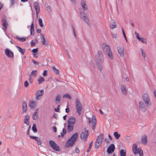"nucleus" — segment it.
<instances>
[{"instance_id": "f03ea898", "label": "nucleus", "mask_w": 156, "mask_h": 156, "mask_svg": "<svg viewBox=\"0 0 156 156\" xmlns=\"http://www.w3.org/2000/svg\"><path fill=\"white\" fill-rule=\"evenodd\" d=\"M88 123L89 126H91V128L94 130L96 127L97 120L96 117L94 115H92V117L88 118Z\"/></svg>"}, {"instance_id": "338daca9", "label": "nucleus", "mask_w": 156, "mask_h": 156, "mask_svg": "<svg viewBox=\"0 0 156 156\" xmlns=\"http://www.w3.org/2000/svg\"><path fill=\"white\" fill-rule=\"evenodd\" d=\"M37 33L39 34L41 32V30L40 29H37Z\"/></svg>"}, {"instance_id": "393cba45", "label": "nucleus", "mask_w": 156, "mask_h": 156, "mask_svg": "<svg viewBox=\"0 0 156 156\" xmlns=\"http://www.w3.org/2000/svg\"><path fill=\"white\" fill-rule=\"evenodd\" d=\"M121 89L123 94H127L126 89L124 85H121Z\"/></svg>"}, {"instance_id": "a18cd8bd", "label": "nucleus", "mask_w": 156, "mask_h": 156, "mask_svg": "<svg viewBox=\"0 0 156 156\" xmlns=\"http://www.w3.org/2000/svg\"><path fill=\"white\" fill-rule=\"evenodd\" d=\"M112 137H108V138H106L105 140V141L106 142H107V144H108L109 142V140H112Z\"/></svg>"}, {"instance_id": "58836bf2", "label": "nucleus", "mask_w": 156, "mask_h": 156, "mask_svg": "<svg viewBox=\"0 0 156 156\" xmlns=\"http://www.w3.org/2000/svg\"><path fill=\"white\" fill-rule=\"evenodd\" d=\"M139 41H140L143 43H146V40L143 37H140L139 40H138Z\"/></svg>"}, {"instance_id": "bf43d9fd", "label": "nucleus", "mask_w": 156, "mask_h": 156, "mask_svg": "<svg viewBox=\"0 0 156 156\" xmlns=\"http://www.w3.org/2000/svg\"><path fill=\"white\" fill-rule=\"evenodd\" d=\"M97 136L98 137L99 136H103V135L101 133L99 132H98L97 133Z\"/></svg>"}, {"instance_id": "6e6d98bb", "label": "nucleus", "mask_w": 156, "mask_h": 156, "mask_svg": "<svg viewBox=\"0 0 156 156\" xmlns=\"http://www.w3.org/2000/svg\"><path fill=\"white\" fill-rule=\"evenodd\" d=\"M72 30H73V34L74 36L75 37H76V33L75 29L73 27L72 28Z\"/></svg>"}, {"instance_id": "ddd939ff", "label": "nucleus", "mask_w": 156, "mask_h": 156, "mask_svg": "<svg viewBox=\"0 0 156 156\" xmlns=\"http://www.w3.org/2000/svg\"><path fill=\"white\" fill-rule=\"evenodd\" d=\"M5 54L7 57L10 58H12L13 57V53L10 49L6 48L5 50Z\"/></svg>"}, {"instance_id": "4468645a", "label": "nucleus", "mask_w": 156, "mask_h": 156, "mask_svg": "<svg viewBox=\"0 0 156 156\" xmlns=\"http://www.w3.org/2000/svg\"><path fill=\"white\" fill-rule=\"evenodd\" d=\"M115 149V147L114 144H111L107 148V152L108 154L111 153L113 152Z\"/></svg>"}, {"instance_id": "f3484780", "label": "nucleus", "mask_w": 156, "mask_h": 156, "mask_svg": "<svg viewBox=\"0 0 156 156\" xmlns=\"http://www.w3.org/2000/svg\"><path fill=\"white\" fill-rule=\"evenodd\" d=\"M37 105V102L36 101L32 100L30 101L29 106L31 108H34Z\"/></svg>"}, {"instance_id": "3c124183", "label": "nucleus", "mask_w": 156, "mask_h": 156, "mask_svg": "<svg viewBox=\"0 0 156 156\" xmlns=\"http://www.w3.org/2000/svg\"><path fill=\"white\" fill-rule=\"evenodd\" d=\"M116 25L114 24H112L110 26V27L112 29H113L115 28H116Z\"/></svg>"}, {"instance_id": "a211bd4d", "label": "nucleus", "mask_w": 156, "mask_h": 156, "mask_svg": "<svg viewBox=\"0 0 156 156\" xmlns=\"http://www.w3.org/2000/svg\"><path fill=\"white\" fill-rule=\"evenodd\" d=\"M88 136V131L85 129H83L80 134V136Z\"/></svg>"}, {"instance_id": "423d86ee", "label": "nucleus", "mask_w": 156, "mask_h": 156, "mask_svg": "<svg viewBox=\"0 0 156 156\" xmlns=\"http://www.w3.org/2000/svg\"><path fill=\"white\" fill-rule=\"evenodd\" d=\"M77 139V137H71L66 143L65 147L69 148L72 147Z\"/></svg>"}, {"instance_id": "4be33fe9", "label": "nucleus", "mask_w": 156, "mask_h": 156, "mask_svg": "<svg viewBox=\"0 0 156 156\" xmlns=\"http://www.w3.org/2000/svg\"><path fill=\"white\" fill-rule=\"evenodd\" d=\"M75 122V118L74 117L70 118L68 120V123L69 125H72L74 124Z\"/></svg>"}, {"instance_id": "ea45409f", "label": "nucleus", "mask_w": 156, "mask_h": 156, "mask_svg": "<svg viewBox=\"0 0 156 156\" xmlns=\"http://www.w3.org/2000/svg\"><path fill=\"white\" fill-rule=\"evenodd\" d=\"M32 129L34 132H36L37 131V129L35 124H34L32 126Z\"/></svg>"}, {"instance_id": "f257e3e1", "label": "nucleus", "mask_w": 156, "mask_h": 156, "mask_svg": "<svg viewBox=\"0 0 156 156\" xmlns=\"http://www.w3.org/2000/svg\"><path fill=\"white\" fill-rule=\"evenodd\" d=\"M96 62L98 69L101 72L102 71L101 66L104 64V59L101 52L100 51H99L98 52L96 56Z\"/></svg>"}, {"instance_id": "680f3d73", "label": "nucleus", "mask_w": 156, "mask_h": 156, "mask_svg": "<svg viewBox=\"0 0 156 156\" xmlns=\"http://www.w3.org/2000/svg\"><path fill=\"white\" fill-rule=\"evenodd\" d=\"M30 44L31 46H34L35 44V43L33 42V40L30 42Z\"/></svg>"}, {"instance_id": "5701e85b", "label": "nucleus", "mask_w": 156, "mask_h": 156, "mask_svg": "<svg viewBox=\"0 0 156 156\" xmlns=\"http://www.w3.org/2000/svg\"><path fill=\"white\" fill-rule=\"evenodd\" d=\"M34 4L36 11H40V8L38 3L37 2H36L34 3Z\"/></svg>"}, {"instance_id": "412c9836", "label": "nucleus", "mask_w": 156, "mask_h": 156, "mask_svg": "<svg viewBox=\"0 0 156 156\" xmlns=\"http://www.w3.org/2000/svg\"><path fill=\"white\" fill-rule=\"evenodd\" d=\"M30 35L33 36L34 34V25L33 22L31 25L30 29Z\"/></svg>"}, {"instance_id": "b1692460", "label": "nucleus", "mask_w": 156, "mask_h": 156, "mask_svg": "<svg viewBox=\"0 0 156 156\" xmlns=\"http://www.w3.org/2000/svg\"><path fill=\"white\" fill-rule=\"evenodd\" d=\"M41 41L42 44L44 45H47L48 44V43L46 41L45 39L44 36L42 35V34H41Z\"/></svg>"}, {"instance_id": "052dcab7", "label": "nucleus", "mask_w": 156, "mask_h": 156, "mask_svg": "<svg viewBox=\"0 0 156 156\" xmlns=\"http://www.w3.org/2000/svg\"><path fill=\"white\" fill-rule=\"evenodd\" d=\"M53 130L54 132H56V127L55 126H53Z\"/></svg>"}, {"instance_id": "6ab92c4d", "label": "nucleus", "mask_w": 156, "mask_h": 156, "mask_svg": "<svg viewBox=\"0 0 156 156\" xmlns=\"http://www.w3.org/2000/svg\"><path fill=\"white\" fill-rule=\"evenodd\" d=\"M22 108L23 112H25L27 110V106L25 101H23L22 105Z\"/></svg>"}, {"instance_id": "c85d7f7f", "label": "nucleus", "mask_w": 156, "mask_h": 156, "mask_svg": "<svg viewBox=\"0 0 156 156\" xmlns=\"http://www.w3.org/2000/svg\"><path fill=\"white\" fill-rule=\"evenodd\" d=\"M38 110V109H36V111L35 112L34 114L32 116V118L34 120H35L37 119L38 117V112H37V111Z\"/></svg>"}, {"instance_id": "1a4fd4ad", "label": "nucleus", "mask_w": 156, "mask_h": 156, "mask_svg": "<svg viewBox=\"0 0 156 156\" xmlns=\"http://www.w3.org/2000/svg\"><path fill=\"white\" fill-rule=\"evenodd\" d=\"M80 14L84 21L89 26H90V21L85 13L83 11L80 12Z\"/></svg>"}, {"instance_id": "0e129e2a", "label": "nucleus", "mask_w": 156, "mask_h": 156, "mask_svg": "<svg viewBox=\"0 0 156 156\" xmlns=\"http://www.w3.org/2000/svg\"><path fill=\"white\" fill-rule=\"evenodd\" d=\"M47 10L48 12H50L51 11L50 7L48 6H47Z\"/></svg>"}, {"instance_id": "864d4df0", "label": "nucleus", "mask_w": 156, "mask_h": 156, "mask_svg": "<svg viewBox=\"0 0 156 156\" xmlns=\"http://www.w3.org/2000/svg\"><path fill=\"white\" fill-rule=\"evenodd\" d=\"M111 34H112V37L113 38L116 39V37H117L116 34H114L113 33H112Z\"/></svg>"}, {"instance_id": "4d7b16f0", "label": "nucleus", "mask_w": 156, "mask_h": 156, "mask_svg": "<svg viewBox=\"0 0 156 156\" xmlns=\"http://www.w3.org/2000/svg\"><path fill=\"white\" fill-rule=\"evenodd\" d=\"M47 71L46 70H45L44 71L43 73V76H46L47 75Z\"/></svg>"}, {"instance_id": "774afa93", "label": "nucleus", "mask_w": 156, "mask_h": 156, "mask_svg": "<svg viewBox=\"0 0 156 156\" xmlns=\"http://www.w3.org/2000/svg\"><path fill=\"white\" fill-rule=\"evenodd\" d=\"M125 80L126 82H128L129 81V80L128 77H126V78Z\"/></svg>"}, {"instance_id": "5fc2aeb1", "label": "nucleus", "mask_w": 156, "mask_h": 156, "mask_svg": "<svg viewBox=\"0 0 156 156\" xmlns=\"http://www.w3.org/2000/svg\"><path fill=\"white\" fill-rule=\"evenodd\" d=\"M59 107H60L59 105H58L57 108V109H56V108L54 109L55 111L56 112H59Z\"/></svg>"}, {"instance_id": "bb28decb", "label": "nucleus", "mask_w": 156, "mask_h": 156, "mask_svg": "<svg viewBox=\"0 0 156 156\" xmlns=\"http://www.w3.org/2000/svg\"><path fill=\"white\" fill-rule=\"evenodd\" d=\"M32 139H34L35 140H36L38 144L39 145H40L41 144V140L39 137H30Z\"/></svg>"}, {"instance_id": "c03bdc74", "label": "nucleus", "mask_w": 156, "mask_h": 156, "mask_svg": "<svg viewBox=\"0 0 156 156\" xmlns=\"http://www.w3.org/2000/svg\"><path fill=\"white\" fill-rule=\"evenodd\" d=\"M141 51L142 55V56L144 58H145L146 57V55L145 53L143 51V50L142 49H141Z\"/></svg>"}, {"instance_id": "09e8293b", "label": "nucleus", "mask_w": 156, "mask_h": 156, "mask_svg": "<svg viewBox=\"0 0 156 156\" xmlns=\"http://www.w3.org/2000/svg\"><path fill=\"white\" fill-rule=\"evenodd\" d=\"M38 51V50L37 48L33 49L32 50V52L33 53H37Z\"/></svg>"}, {"instance_id": "473e14b6", "label": "nucleus", "mask_w": 156, "mask_h": 156, "mask_svg": "<svg viewBox=\"0 0 156 156\" xmlns=\"http://www.w3.org/2000/svg\"><path fill=\"white\" fill-rule=\"evenodd\" d=\"M70 125H68L67 126V130L69 132L72 131L73 129V126H70Z\"/></svg>"}, {"instance_id": "9d476101", "label": "nucleus", "mask_w": 156, "mask_h": 156, "mask_svg": "<svg viewBox=\"0 0 156 156\" xmlns=\"http://www.w3.org/2000/svg\"><path fill=\"white\" fill-rule=\"evenodd\" d=\"M44 90H38L36 94L35 99L36 100H39L41 98V96L44 94Z\"/></svg>"}, {"instance_id": "13d9d810", "label": "nucleus", "mask_w": 156, "mask_h": 156, "mask_svg": "<svg viewBox=\"0 0 156 156\" xmlns=\"http://www.w3.org/2000/svg\"><path fill=\"white\" fill-rule=\"evenodd\" d=\"M24 86L26 87H27L28 86V83L27 81H25L24 83Z\"/></svg>"}, {"instance_id": "79ce46f5", "label": "nucleus", "mask_w": 156, "mask_h": 156, "mask_svg": "<svg viewBox=\"0 0 156 156\" xmlns=\"http://www.w3.org/2000/svg\"><path fill=\"white\" fill-rule=\"evenodd\" d=\"M92 142H91L89 144L88 148V149L87 150V151L88 152H89L91 148V147L92 146Z\"/></svg>"}, {"instance_id": "8fccbe9b", "label": "nucleus", "mask_w": 156, "mask_h": 156, "mask_svg": "<svg viewBox=\"0 0 156 156\" xmlns=\"http://www.w3.org/2000/svg\"><path fill=\"white\" fill-rule=\"evenodd\" d=\"M31 60L33 62L35 65H37V64H39V63L38 62H37V61H35V60H34V59H31Z\"/></svg>"}, {"instance_id": "72a5a7b5", "label": "nucleus", "mask_w": 156, "mask_h": 156, "mask_svg": "<svg viewBox=\"0 0 156 156\" xmlns=\"http://www.w3.org/2000/svg\"><path fill=\"white\" fill-rule=\"evenodd\" d=\"M39 78L38 80V82L39 84H40L42 82L44 81V78L41 76H39Z\"/></svg>"}, {"instance_id": "e433bc0d", "label": "nucleus", "mask_w": 156, "mask_h": 156, "mask_svg": "<svg viewBox=\"0 0 156 156\" xmlns=\"http://www.w3.org/2000/svg\"><path fill=\"white\" fill-rule=\"evenodd\" d=\"M38 22L39 24L41 27H43L44 25L42 23V20L41 18H39L38 19Z\"/></svg>"}, {"instance_id": "6e6552de", "label": "nucleus", "mask_w": 156, "mask_h": 156, "mask_svg": "<svg viewBox=\"0 0 156 156\" xmlns=\"http://www.w3.org/2000/svg\"><path fill=\"white\" fill-rule=\"evenodd\" d=\"M50 146L54 150L59 151L60 148L59 146L57 145L54 141L52 140H50L49 141Z\"/></svg>"}, {"instance_id": "c9c22d12", "label": "nucleus", "mask_w": 156, "mask_h": 156, "mask_svg": "<svg viewBox=\"0 0 156 156\" xmlns=\"http://www.w3.org/2000/svg\"><path fill=\"white\" fill-rule=\"evenodd\" d=\"M55 100L56 101H58V102H60L61 100V96L60 94H58L56 96Z\"/></svg>"}, {"instance_id": "37998d69", "label": "nucleus", "mask_w": 156, "mask_h": 156, "mask_svg": "<svg viewBox=\"0 0 156 156\" xmlns=\"http://www.w3.org/2000/svg\"><path fill=\"white\" fill-rule=\"evenodd\" d=\"M66 133V130L65 128H64L62 130V133H61L62 136H63L64 135V134H65Z\"/></svg>"}, {"instance_id": "603ef678", "label": "nucleus", "mask_w": 156, "mask_h": 156, "mask_svg": "<svg viewBox=\"0 0 156 156\" xmlns=\"http://www.w3.org/2000/svg\"><path fill=\"white\" fill-rule=\"evenodd\" d=\"M135 34L136 35V38L138 40H139L140 37H139L138 34L136 31H135Z\"/></svg>"}, {"instance_id": "7c9ffc66", "label": "nucleus", "mask_w": 156, "mask_h": 156, "mask_svg": "<svg viewBox=\"0 0 156 156\" xmlns=\"http://www.w3.org/2000/svg\"><path fill=\"white\" fill-rule=\"evenodd\" d=\"M141 141V143L143 144L146 145L147 142V137H142Z\"/></svg>"}, {"instance_id": "20e7f679", "label": "nucleus", "mask_w": 156, "mask_h": 156, "mask_svg": "<svg viewBox=\"0 0 156 156\" xmlns=\"http://www.w3.org/2000/svg\"><path fill=\"white\" fill-rule=\"evenodd\" d=\"M138 144H134L132 146V150L134 154H139L140 156H143V153L142 150L140 147L137 148Z\"/></svg>"}, {"instance_id": "39448f33", "label": "nucleus", "mask_w": 156, "mask_h": 156, "mask_svg": "<svg viewBox=\"0 0 156 156\" xmlns=\"http://www.w3.org/2000/svg\"><path fill=\"white\" fill-rule=\"evenodd\" d=\"M103 48L104 50L106 51L109 58L111 60H113V55L109 46L107 44H105L103 46Z\"/></svg>"}, {"instance_id": "e2e57ef3", "label": "nucleus", "mask_w": 156, "mask_h": 156, "mask_svg": "<svg viewBox=\"0 0 156 156\" xmlns=\"http://www.w3.org/2000/svg\"><path fill=\"white\" fill-rule=\"evenodd\" d=\"M78 133H76L73 135L71 136H78Z\"/></svg>"}, {"instance_id": "a878e982", "label": "nucleus", "mask_w": 156, "mask_h": 156, "mask_svg": "<svg viewBox=\"0 0 156 156\" xmlns=\"http://www.w3.org/2000/svg\"><path fill=\"white\" fill-rule=\"evenodd\" d=\"M15 38L17 39L19 41H20L23 42L25 41L26 40V39L27 38V37H20L19 36H17L16 37H15Z\"/></svg>"}, {"instance_id": "de8ad7c7", "label": "nucleus", "mask_w": 156, "mask_h": 156, "mask_svg": "<svg viewBox=\"0 0 156 156\" xmlns=\"http://www.w3.org/2000/svg\"><path fill=\"white\" fill-rule=\"evenodd\" d=\"M114 136H120V135L118 134L117 132H115L114 133Z\"/></svg>"}, {"instance_id": "69168bd1", "label": "nucleus", "mask_w": 156, "mask_h": 156, "mask_svg": "<svg viewBox=\"0 0 156 156\" xmlns=\"http://www.w3.org/2000/svg\"><path fill=\"white\" fill-rule=\"evenodd\" d=\"M80 152L79 150L77 148H76L75 149V152L77 153H78Z\"/></svg>"}, {"instance_id": "2f4dec72", "label": "nucleus", "mask_w": 156, "mask_h": 156, "mask_svg": "<svg viewBox=\"0 0 156 156\" xmlns=\"http://www.w3.org/2000/svg\"><path fill=\"white\" fill-rule=\"evenodd\" d=\"M52 69L54 71V72L57 75L59 74L60 73L59 71L57 69L55 66H52Z\"/></svg>"}, {"instance_id": "49530a36", "label": "nucleus", "mask_w": 156, "mask_h": 156, "mask_svg": "<svg viewBox=\"0 0 156 156\" xmlns=\"http://www.w3.org/2000/svg\"><path fill=\"white\" fill-rule=\"evenodd\" d=\"M10 6H12L14 5V3H15V0H10Z\"/></svg>"}, {"instance_id": "0eeeda50", "label": "nucleus", "mask_w": 156, "mask_h": 156, "mask_svg": "<svg viewBox=\"0 0 156 156\" xmlns=\"http://www.w3.org/2000/svg\"><path fill=\"white\" fill-rule=\"evenodd\" d=\"M75 104V107L76 112L78 113L79 115H80L82 110V105L79 100L77 99L76 100Z\"/></svg>"}, {"instance_id": "cd10ccee", "label": "nucleus", "mask_w": 156, "mask_h": 156, "mask_svg": "<svg viewBox=\"0 0 156 156\" xmlns=\"http://www.w3.org/2000/svg\"><path fill=\"white\" fill-rule=\"evenodd\" d=\"M16 47L17 48L18 51L22 55L24 54L25 51L24 49H23L18 46H16Z\"/></svg>"}, {"instance_id": "f704fd0d", "label": "nucleus", "mask_w": 156, "mask_h": 156, "mask_svg": "<svg viewBox=\"0 0 156 156\" xmlns=\"http://www.w3.org/2000/svg\"><path fill=\"white\" fill-rule=\"evenodd\" d=\"M37 74V71L35 70H33L30 74V76L34 75V76H36Z\"/></svg>"}, {"instance_id": "aec40b11", "label": "nucleus", "mask_w": 156, "mask_h": 156, "mask_svg": "<svg viewBox=\"0 0 156 156\" xmlns=\"http://www.w3.org/2000/svg\"><path fill=\"white\" fill-rule=\"evenodd\" d=\"M30 117L28 115H26L25 117V118L24 120V123L26 124L27 125H29V120Z\"/></svg>"}, {"instance_id": "a19ab883", "label": "nucleus", "mask_w": 156, "mask_h": 156, "mask_svg": "<svg viewBox=\"0 0 156 156\" xmlns=\"http://www.w3.org/2000/svg\"><path fill=\"white\" fill-rule=\"evenodd\" d=\"M63 98H68L69 99H70L71 98V97L70 96V95L69 94H65L63 96Z\"/></svg>"}, {"instance_id": "7ed1b4c3", "label": "nucleus", "mask_w": 156, "mask_h": 156, "mask_svg": "<svg viewBox=\"0 0 156 156\" xmlns=\"http://www.w3.org/2000/svg\"><path fill=\"white\" fill-rule=\"evenodd\" d=\"M143 101L146 106L148 108H150L152 103L147 94H144L143 95Z\"/></svg>"}, {"instance_id": "f8f14e48", "label": "nucleus", "mask_w": 156, "mask_h": 156, "mask_svg": "<svg viewBox=\"0 0 156 156\" xmlns=\"http://www.w3.org/2000/svg\"><path fill=\"white\" fill-rule=\"evenodd\" d=\"M102 140L103 137H97L95 144V147L96 148H98L100 146L101 144Z\"/></svg>"}, {"instance_id": "c756f323", "label": "nucleus", "mask_w": 156, "mask_h": 156, "mask_svg": "<svg viewBox=\"0 0 156 156\" xmlns=\"http://www.w3.org/2000/svg\"><path fill=\"white\" fill-rule=\"evenodd\" d=\"M81 5L82 6V7L83 8V9L84 11H86L87 10V7L85 2L83 1L82 0L81 1Z\"/></svg>"}, {"instance_id": "dca6fc26", "label": "nucleus", "mask_w": 156, "mask_h": 156, "mask_svg": "<svg viewBox=\"0 0 156 156\" xmlns=\"http://www.w3.org/2000/svg\"><path fill=\"white\" fill-rule=\"evenodd\" d=\"M2 23L3 27L4 28L3 29L4 30H6L8 23L6 18H3L2 20Z\"/></svg>"}, {"instance_id": "4c0bfd02", "label": "nucleus", "mask_w": 156, "mask_h": 156, "mask_svg": "<svg viewBox=\"0 0 156 156\" xmlns=\"http://www.w3.org/2000/svg\"><path fill=\"white\" fill-rule=\"evenodd\" d=\"M126 151L123 149L122 150L120 151V156H126Z\"/></svg>"}, {"instance_id": "2eb2a0df", "label": "nucleus", "mask_w": 156, "mask_h": 156, "mask_svg": "<svg viewBox=\"0 0 156 156\" xmlns=\"http://www.w3.org/2000/svg\"><path fill=\"white\" fill-rule=\"evenodd\" d=\"M117 50L120 55L122 57H124V52L123 48L119 46L117 48Z\"/></svg>"}, {"instance_id": "9b49d317", "label": "nucleus", "mask_w": 156, "mask_h": 156, "mask_svg": "<svg viewBox=\"0 0 156 156\" xmlns=\"http://www.w3.org/2000/svg\"><path fill=\"white\" fill-rule=\"evenodd\" d=\"M139 108L140 110L142 112H145L146 111V108L145 105L142 101L139 102Z\"/></svg>"}]
</instances>
